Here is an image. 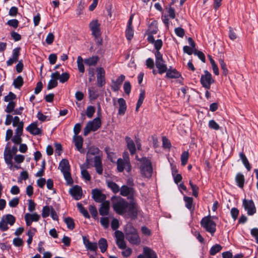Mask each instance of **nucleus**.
I'll use <instances>...</instances> for the list:
<instances>
[{
    "mask_svg": "<svg viewBox=\"0 0 258 258\" xmlns=\"http://www.w3.org/2000/svg\"><path fill=\"white\" fill-rule=\"evenodd\" d=\"M140 162V169L142 175L146 178H150L152 176L153 168L151 161L146 157H143L141 159L137 158Z\"/></svg>",
    "mask_w": 258,
    "mask_h": 258,
    "instance_id": "obj_1",
    "label": "nucleus"
},
{
    "mask_svg": "<svg viewBox=\"0 0 258 258\" xmlns=\"http://www.w3.org/2000/svg\"><path fill=\"white\" fill-rule=\"evenodd\" d=\"M214 218L216 217L208 215L203 218L200 222L201 226L212 236L216 230V224L213 221Z\"/></svg>",
    "mask_w": 258,
    "mask_h": 258,
    "instance_id": "obj_2",
    "label": "nucleus"
},
{
    "mask_svg": "<svg viewBox=\"0 0 258 258\" xmlns=\"http://www.w3.org/2000/svg\"><path fill=\"white\" fill-rule=\"evenodd\" d=\"M59 168L62 172L67 183L72 184L73 183V180L70 173V166L68 160L62 159L59 163Z\"/></svg>",
    "mask_w": 258,
    "mask_h": 258,
    "instance_id": "obj_3",
    "label": "nucleus"
},
{
    "mask_svg": "<svg viewBox=\"0 0 258 258\" xmlns=\"http://www.w3.org/2000/svg\"><path fill=\"white\" fill-rule=\"evenodd\" d=\"M101 125V121L99 117H96L89 121L84 129V135L86 136L90 132L97 131Z\"/></svg>",
    "mask_w": 258,
    "mask_h": 258,
    "instance_id": "obj_4",
    "label": "nucleus"
},
{
    "mask_svg": "<svg viewBox=\"0 0 258 258\" xmlns=\"http://www.w3.org/2000/svg\"><path fill=\"white\" fill-rule=\"evenodd\" d=\"M112 207L117 214L122 215L127 212L128 203L125 200L120 199L113 203Z\"/></svg>",
    "mask_w": 258,
    "mask_h": 258,
    "instance_id": "obj_5",
    "label": "nucleus"
},
{
    "mask_svg": "<svg viewBox=\"0 0 258 258\" xmlns=\"http://www.w3.org/2000/svg\"><path fill=\"white\" fill-rule=\"evenodd\" d=\"M155 55L156 66L158 70L159 73L162 74L167 71V66L163 59L162 54L159 51H156Z\"/></svg>",
    "mask_w": 258,
    "mask_h": 258,
    "instance_id": "obj_6",
    "label": "nucleus"
},
{
    "mask_svg": "<svg viewBox=\"0 0 258 258\" xmlns=\"http://www.w3.org/2000/svg\"><path fill=\"white\" fill-rule=\"evenodd\" d=\"M204 74L201 76L200 82L204 88L209 89L211 85L214 83V80L211 74L207 70L204 71Z\"/></svg>",
    "mask_w": 258,
    "mask_h": 258,
    "instance_id": "obj_7",
    "label": "nucleus"
},
{
    "mask_svg": "<svg viewBox=\"0 0 258 258\" xmlns=\"http://www.w3.org/2000/svg\"><path fill=\"white\" fill-rule=\"evenodd\" d=\"M117 168L119 172H122L125 169L127 172L132 170V165L130 161L123 160L121 158H119L117 160Z\"/></svg>",
    "mask_w": 258,
    "mask_h": 258,
    "instance_id": "obj_8",
    "label": "nucleus"
},
{
    "mask_svg": "<svg viewBox=\"0 0 258 258\" xmlns=\"http://www.w3.org/2000/svg\"><path fill=\"white\" fill-rule=\"evenodd\" d=\"M92 198L94 200L98 203H102L105 201L106 197L102 193L101 190L93 189L92 190Z\"/></svg>",
    "mask_w": 258,
    "mask_h": 258,
    "instance_id": "obj_9",
    "label": "nucleus"
},
{
    "mask_svg": "<svg viewBox=\"0 0 258 258\" xmlns=\"http://www.w3.org/2000/svg\"><path fill=\"white\" fill-rule=\"evenodd\" d=\"M243 205L249 215H252L256 212V208L252 200L248 201L244 199L243 200Z\"/></svg>",
    "mask_w": 258,
    "mask_h": 258,
    "instance_id": "obj_10",
    "label": "nucleus"
},
{
    "mask_svg": "<svg viewBox=\"0 0 258 258\" xmlns=\"http://www.w3.org/2000/svg\"><path fill=\"white\" fill-rule=\"evenodd\" d=\"M97 72V85L101 87L105 84V71L102 68H98Z\"/></svg>",
    "mask_w": 258,
    "mask_h": 258,
    "instance_id": "obj_11",
    "label": "nucleus"
},
{
    "mask_svg": "<svg viewBox=\"0 0 258 258\" xmlns=\"http://www.w3.org/2000/svg\"><path fill=\"white\" fill-rule=\"evenodd\" d=\"M100 24L97 20L92 21L89 24V27L92 31V35L96 38L100 35Z\"/></svg>",
    "mask_w": 258,
    "mask_h": 258,
    "instance_id": "obj_12",
    "label": "nucleus"
},
{
    "mask_svg": "<svg viewBox=\"0 0 258 258\" xmlns=\"http://www.w3.org/2000/svg\"><path fill=\"white\" fill-rule=\"evenodd\" d=\"M127 211L128 212L129 216L132 218L136 219L137 217L138 211L137 204L134 202H132L129 203Z\"/></svg>",
    "mask_w": 258,
    "mask_h": 258,
    "instance_id": "obj_13",
    "label": "nucleus"
},
{
    "mask_svg": "<svg viewBox=\"0 0 258 258\" xmlns=\"http://www.w3.org/2000/svg\"><path fill=\"white\" fill-rule=\"evenodd\" d=\"M59 77V73L58 72L53 73L51 75V79L48 83L47 88L50 90L56 87L57 85V80Z\"/></svg>",
    "mask_w": 258,
    "mask_h": 258,
    "instance_id": "obj_14",
    "label": "nucleus"
},
{
    "mask_svg": "<svg viewBox=\"0 0 258 258\" xmlns=\"http://www.w3.org/2000/svg\"><path fill=\"white\" fill-rule=\"evenodd\" d=\"M70 194L76 199V200H80L82 195V191L81 187L76 185L73 186L70 189Z\"/></svg>",
    "mask_w": 258,
    "mask_h": 258,
    "instance_id": "obj_15",
    "label": "nucleus"
},
{
    "mask_svg": "<svg viewBox=\"0 0 258 258\" xmlns=\"http://www.w3.org/2000/svg\"><path fill=\"white\" fill-rule=\"evenodd\" d=\"M110 209V202L105 201L101 203L100 208H99V214L101 216H106L108 214Z\"/></svg>",
    "mask_w": 258,
    "mask_h": 258,
    "instance_id": "obj_16",
    "label": "nucleus"
},
{
    "mask_svg": "<svg viewBox=\"0 0 258 258\" xmlns=\"http://www.w3.org/2000/svg\"><path fill=\"white\" fill-rule=\"evenodd\" d=\"M20 47H17L14 49L12 57L7 61L8 66H11L13 63L16 62L18 60L19 56L20 55Z\"/></svg>",
    "mask_w": 258,
    "mask_h": 258,
    "instance_id": "obj_17",
    "label": "nucleus"
},
{
    "mask_svg": "<svg viewBox=\"0 0 258 258\" xmlns=\"http://www.w3.org/2000/svg\"><path fill=\"white\" fill-rule=\"evenodd\" d=\"M130 243L134 245H139L141 242V238L138 232L125 237Z\"/></svg>",
    "mask_w": 258,
    "mask_h": 258,
    "instance_id": "obj_18",
    "label": "nucleus"
},
{
    "mask_svg": "<svg viewBox=\"0 0 258 258\" xmlns=\"http://www.w3.org/2000/svg\"><path fill=\"white\" fill-rule=\"evenodd\" d=\"M73 141L75 143L77 149L81 153H84V150L82 149L83 143V139L80 136H74L73 137Z\"/></svg>",
    "mask_w": 258,
    "mask_h": 258,
    "instance_id": "obj_19",
    "label": "nucleus"
},
{
    "mask_svg": "<svg viewBox=\"0 0 258 258\" xmlns=\"http://www.w3.org/2000/svg\"><path fill=\"white\" fill-rule=\"evenodd\" d=\"M27 130L34 135H40L41 131L37 127V123L33 122L27 127Z\"/></svg>",
    "mask_w": 258,
    "mask_h": 258,
    "instance_id": "obj_20",
    "label": "nucleus"
},
{
    "mask_svg": "<svg viewBox=\"0 0 258 258\" xmlns=\"http://www.w3.org/2000/svg\"><path fill=\"white\" fill-rule=\"evenodd\" d=\"M119 190L120 194L123 197L132 195L134 194V188L126 185H122Z\"/></svg>",
    "mask_w": 258,
    "mask_h": 258,
    "instance_id": "obj_21",
    "label": "nucleus"
},
{
    "mask_svg": "<svg viewBox=\"0 0 258 258\" xmlns=\"http://www.w3.org/2000/svg\"><path fill=\"white\" fill-rule=\"evenodd\" d=\"M125 139V141L127 144V148L129 150L131 154V155L135 154L136 152V149L135 144L133 140H132L128 137H126Z\"/></svg>",
    "mask_w": 258,
    "mask_h": 258,
    "instance_id": "obj_22",
    "label": "nucleus"
},
{
    "mask_svg": "<svg viewBox=\"0 0 258 258\" xmlns=\"http://www.w3.org/2000/svg\"><path fill=\"white\" fill-rule=\"evenodd\" d=\"M119 104L118 114L122 115L125 113L126 110V105L125 101L123 98H119L117 100Z\"/></svg>",
    "mask_w": 258,
    "mask_h": 258,
    "instance_id": "obj_23",
    "label": "nucleus"
},
{
    "mask_svg": "<svg viewBox=\"0 0 258 258\" xmlns=\"http://www.w3.org/2000/svg\"><path fill=\"white\" fill-rule=\"evenodd\" d=\"M143 254L145 258H157L155 251L148 247H144Z\"/></svg>",
    "mask_w": 258,
    "mask_h": 258,
    "instance_id": "obj_24",
    "label": "nucleus"
},
{
    "mask_svg": "<svg viewBox=\"0 0 258 258\" xmlns=\"http://www.w3.org/2000/svg\"><path fill=\"white\" fill-rule=\"evenodd\" d=\"M14 156L10 151L8 150H6L4 152V159L6 163L8 166H11V167L13 166V163L12 161L13 156Z\"/></svg>",
    "mask_w": 258,
    "mask_h": 258,
    "instance_id": "obj_25",
    "label": "nucleus"
},
{
    "mask_svg": "<svg viewBox=\"0 0 258 258\" xmlns=\"http://www.w3.org/2000/svg\"><path fill=\"white\" fill-rule=\"evenodd\" d=\"M145 91L144 89H141L140 94L139 95V98L138 101L137 106H136V111L137 112H138L139 111V108L141 106V105L144 101V100L145 99Z\"/></svg>",
    "mask_w": 258,
    "mask_h": 258,
    "instance_id": "obj_26",
    "label": "nucleus"
},
{
    "mask_svg": "<svg viewBox=\"0 0 258 258\" xmlns=\"http://www.w3.org/2000/svg\"><path fill=\"white\" fill-rule=\"evenodd\" d=\"M99 60V57L97 56H93L84 60V63L89 66H95Z\"/></svg>",
    "mask_w": 258,
    "mask_h": 258,
    "instance_id": "obj_27",
    "label": "nucleus"
},
{
    "mask_svg": "<svg viewBox=\"0 0 258 258\" xmlns=\"http://www.w3.org/2000/svg\"><path fill=\"white\" fill-rule=\"evenodd\" d=\"M235 181L237 184V185L239 187L243 188L244 186L245 179L244 176L242 174L240 173H238V174H237L235 177Z\"/></svg>",
    "mask_w": 258,
    "mask_h": 258,
    "instance_id": "obj_28",
    "label": "nucleus"
},
{
    "mask_svg": "<svg viewBox=\"0 0 258 258\" xmlns=\"http://www.w3.org/2000/svg\"><path fill=\"white\" fill-rule=\"evenodd\" d=\"M124 232L126 237L138 232L131 224H127L125 227Z\"/></svg>",
    "mask_w": 258,
    "mask_h": 258,
    "instance_id": "obj_29",
    "label": "nucleus"
},
{
    "mask_svg": "<svg viewBox=\"0 0 258 258\" xmlns=\"http://www.w3.org/2000/svg\"><path fill=\"white\" fill-rule=\"evenodd\" d=\"M158 31L157 22L153 21L150 25L148 33L151 34H156Z\"/></svg>",
    "mask_w": 258,
    "mask_h": 258,
    "instance_id": "obj_30",
    "label": "nucleus"
},
{
    "mask_svg": "<svg viewBox=\"0 0 258 258\" xmlns=\"http://www.w3.org/2000/svg\"><path fill=\"white\" fill-rule=\"evenodd\" d=\"M239 156H240L241 160H242L243 164H244V166L245 167V168L248 171H250L251 169V167H250L249 163L246 157L244 155V154L243 152H241L239 154Z\"/></svg>",
    "mask_w": 258,
    "mask_h": 258,
    "instance_id": "obj_31",
    "label": "nucleus"
},
{
    "mask_svg": "<svg viewBox=\"0 0 258 258\" xmlns=\"http://www.w3.org/2000/svg\"><path fill=\"white\" fill-rule=\"evenodd\" d=\"M98 245L102 252H104L107 248V240L103 238H101L98 241Z\"/></svg>",
    "mask_w": 258,
    "mask_h": 258,
    "instance_id": "obj_32",
    "label": "nucleus"
},
{
    "mask_svg": "<svg viewBox=\"0 0 258 258\" xmlns=\"http://www.w3.org/2000/svg\"><path fill=\"white\" fill-rule=\"evenodd\" d=\"M107 186L114 194L117 193L120 190L119 186L113 181L107 182Z\"/></svg>",
    "mask_w": 258,
    "mask_h": 258,
    "instance_id": "obj_33",
    "label": "nucleus"
},
{
    "mask_svg": "<svg viewBox=\"0 0 258 258\" xmlns=\"http://www.w3.org/2000/svg\"><path fill=\"white\" fill-rule=\"evenodd\" d=\"M3 217H4V220L6 221L7 223L11 226L13 225L16 221L15 217L11 214H7Z\"/></svg>",
    "mask_w": 258,
    "mask_h": 258,
    "instance_id": "obj_34",
    "label": "nucleus"
},
{
    "mask_svg": "<svg viewBox=\"0 0 258 258\" xmlns=\"http://www.w3.org/2000/svg\"><path fill=\"white\" fill-rule=\"evenodd\" d=\"M166 77L169 78H178L180 76V74L175 70H167Z\"/></svg>",
    "mask_w": 258,
    "mask_h": 258,
    "instance_id": "obj_35",
    "label": "nucleus"
},
{
    "mask_svg": "<svg viewBox=\"0 0 258 258\" xmlns=\"http://www.w3.org/2000/svg\"><path fill=\"white\" fill-rule=\"evenodd\" d=\"M23 79L21 76H19L13 82V85L16 88H20L23 84Z\"/></svg>",
    "mask_w": 258,
    "mask_h": 258,
    "instance_id": "obj_36",
    "label": "nucleus"
},
{
    "mask_svg": "<svg viewBox=\"0 0 258 258\" xmlns=\"http://www.w3.org/2000/svg\"><path fill=\"white\" fill-rule=\"evenodd\" d=\"M83 62H84V60H83V58L81 56H79L77 58V66L79 71L82 73L85 72Z\"/></svg>",
    "mask_w": 258,
    "mask_h": 258,
    "instance_id": "obj_37",
    "label": "nucleus"
},
{
    "mask_svg": "<svg viewBox=\"0 0 258 258\" xmlns=\"http://www.w3.org/2000/svg\"><path fill=\"white\" fill-rule=\"evenodd\" d=\"M222 248V247L220 244H216L211 247L210 250V253L212 255H214L220 251Z\"/></svg>",
    "mask_w": 258,
    "mask_h": 258,
    "instance_id": "obj_38",
    "label": "nucleus"
},
{
    "mask_svg": "<svg viewBox=\"0 0 258 258\" xmlns=\"http://www.w3.org/2000/svg\"><path fill=\"white\" fill-rule=\"evenodd\" d=\"M64 221L69 229L72 230L75 228V223L72 218L70 217H67L64 219Z\"/></svg>",
    "mask_w": 258,
    "mask_h": 258,
    "instance_id": "obj_39",
    "label": "nucleus"
},
{
    "mask_svg": "<svg viewBox=\"0 0 258 258\" xmlns=\"http://www.w3.org/2000/svg\"><path fill=\"white\" fill-rule=\"evenodd\" d=\"M27 218H29L32 222L33 221H38L40 219V215L36 213L29 214L27 213L25 215Z\"/></svg>",
    "mask_w": 258,
    "mask_h": 258,
    "instance_id": "obj_40",
    "label": "nucleus"
},
{
    "mask_svg": "<svg viewBox=\"0 0 258 258\" xmlns=\"http://www.w3.org/2000/svg\"><path fill=\"white\" fill-rule=\"evenodd\" d=\"M77 207L80 211V212L83 214V215L86 218H89L90 215L89 213H88L87 211L83 207L82 205L80 203L77 204Z\"/></svg>",
    "mask_w": 258,
    "mask_h": 258,
    "instance_id": "obj_41",
    "label": "nucleus"
},
{
    "mask_svg": "<svg viewBox=\"0 0 258 258\" xmlns=\"http://www.w3.org/2000/svg\"><path fill=\"white\" fill-rule=\"evenodd\" d=\"M189 157V154L187 151L183 152L181 155V164L184 166L186 164Z\"/></svg>",
    "mask_w": 258,
    "mask_h": 258,
    "instance_id": "obj_42",
    "label": "nucleus"
},
{
    "mask_svg": "<svg viewBox=\"0 0 258 258\" xmlns=\"http://www.w3.org/2000/svg\"><path fill=\"white\" fill-rule=\"evenodd\" d=\"M219 62L220 65V67L223 71V74L224 76H226L228 74V70L227 69L226 64L224 62V60L223 59H220L219 60Z\"/></svg>",
    "mask_w": 258,
    "mask_h": 258,
    "instance_id": "obj_43",
    "label": "nucleus"
},
{
    "mask_svg": "<svg viewBox=\"0 0 258 258\" xmlns=\"http://www.w3.org/2000/svg\"><path fill=\"white\" fill-rule=\"evenodd\" d=\"M184 200L185 202L186 207L190 210L192 208L193 199L191 197H184Z\"/></svg>",
    "mask_w": 258,
    "mask_h": 258,
    "instance_id": "obj_44",
    "label": "nucleus"
},
{
    "mask_svg": "<svg viewBox=\"0 0 258 258\" xmlns=\"http://www.w3.org/2000/svg\"><path fill=\"white\" fill-rule=\"evenodd\" d=\"M95 111V107L92 106H89L86 109V113L88 117L91 118L92 117Z\"/></svg>",
    "mask_w": 258,
    "mask_h": 258,
    "instance_id": "obj_45",
    "label": "nucleus"
},
{
    "mask_svg": "<svg viewBox=\"0 0 258 258\" xmlns=\"http://www.w3.org/2000/svg\"><path fill=\"white\" fill-rule=\"evenodd\" d=\"M70 78V75L68 73H62L61 75H59L58 79L60 83H63L66 82Z\"/></svg>",
    "mask_w": 258,
    "mask_h": 258,
    "instance_id": "obj_46",
    "label": "nucleus"
},
{
    "mask_svg": "<svg viewBox=\"0 0 258 258\" xmlns=\"http://www.w3.org/2000/svg\"><path fill=\"white\" fill-rule=\"evenodd\" d=\"M50 212H51V208L49 206H46L43 208L42 212V216L43 218L47 217L49 214Z\"/></svg>",
    "mask_w": 258,
    "mask_h": 258,
    "instance_id": "obj_47",
    "label": "nucleus"
},
{
    "mask_svg": "<svg viewBox=\"0 0 258 258\" xmlns=\"http://www.w3.org/2000/svg\"><path fill=\"white\" fill-rule=\"evenodd\" d=\"M8 224L4 220V217L2 218L1 221H0V229L2 231H7L9 229V227L8 226Z\"/></svg>",
    "mask_w": 258,
    "mask_h": 258,
    "instance_id": "obj_48",
    "label": "nucleus"
},
{
    "mask_svg": "<svg viewBox=\"0 0 258 258\" xmlns=\"http://www.w3.org/2000/svg\"><path fill=\"white\" fill-rule=\"evenodd\" d=\"M209 127L215 130H218L220 128L219 124L213 119L210 120L209 122Z\"/></svg>",
    "mask_w": 258,
    "mask_h": 258,
    "instance_id": "obj_49",
    "label": "nucleus"
},
{
    "mask_svg": "<svg viewBox=\"0 0 258 258\" xmlns=\"http://www.w3.org/2000/svg\"><path fill=\"white\" fill-rule=\"evenodd\" d=\"M16 96L13 93L10 92L9 94L6 96L4 98V100L6 102H13V100L16 99Z\"/></svg>",
    "mask_w": 258,
    "mask_h": 258,
    "instance_id": "obj_50",
    "label": "nucleus"
},
{
    "mask_svg": "<svg viewBox=\"0 0 258 258\" xmlns=\"http://www.w3.org/2000/svg\"><path fill=\"white\" fill-rule=\"evenodd\" d=\"M89 210L90 213L91 214L92 217L94 219H96L98 215V212L95 206L93 205H90L89 208Z\"/></svg>",
    "mask_w": 258,
    "mask_h": 258,
    "instance_id": "obj_51",
    "label": "nucleus"
},
{
    "mask_svg": "<svg viewBox=\"0 0 258 258\" xmlns=\"http://www.w3.org/2000/svg\"><path fill=\"white\" fill-rule=\"evenodd\" d=\"M189 184L192 190V195L195 197H197L199 193V187L196 185L194 184L191 181L189 182Z\"/></svg>",
    "mask_w": 258,
    "mask_h": 258,
    "instance_id": "obj_52",
    "label": "nucleus"
},
{
    "mask_svg": "<svg viewBox=\"0 0 258 258\" xmlns=\"http://www.w3.org/2000/svg\"><path fill=\"white\" fill-rule=\"evenodd\" d=\"M174 31H175L176 35L177 36L181 37V38H182L185 34V32H184V29L181 27L176 28L174 30Z\"/></svg>",
    "mask_w": 258,
    "mask_h": 258,
    "instance_id": "obj_53",
    "label": "nucleus"
},
{
    "mask_svg": "<svg viewBox=\"0 0 258 258\" xmlns=\"http://www.w3.org/2000/svg\"><path fill=\"white\" fill-rule=\"evenodd\" d=\"M15 107V103L14 102H9L7 106L6 109L5 110L6 112L7 113H11L13 111H14V108Z\"/></svg>",
    "mask_w": 258,
    "mask_h": 258,
    "instance_id": "obj_54",
    "label": "nucleus"
},
{
    "mask_svg": "<svg viewBox=\"0 0 258 258\" xmlns=\"http://www.w3.org/2000/svg\"><path fill=\"white\" fill-rule=\"evenodd\" d=\"M114 236L116 238V241L124 239V234L120 231L117 230L114 233Z\"/></svg>",
    "mask_w": 258,
    "mask_h": 258,
    "instance_id": "obj_55",
    "label": "nucleus"
},
{
    "mask_svg": "<svg viewBox=\"0 0 258 258\" xmlns=\"http://www.w3.org/2000/svg\"><path fill=\"white\" fill-rule=\"evenodd\" d=\"M134 36L133 27H127L126 30V37L128 40H131Z\"/></svg>",
    "mask_w": 258,
    "mask_h": 258,
    "instance_id": "obj_56",
    "label": "nucleus"
},
{
    "mask_svg": "<svg viewBox=\"0 0 258 258\" xmlns=\"http://www.w3.org/2000/svg\"><path fill=\"white\" fill-rule=\"evenodd\" d=\"M19 203V199L18 198H14L10 201L9 205L12 208L16 207Z\"/></svg>",
    "mask_w": 258,
    "mask_h": 258,
    "instance_id": "obj_57",
    "label": "nucleus"
},
{
    "mask_svg": "<svg viewBox=\"0 0 258 258\" xmlns=\"http://www.w3.org/2000/svg\"><path fill=\"white\" fill-rule=\"evenodd\" d=\"M99 152V150L98 148L94 146L91 147L88 151L87 155L89 154L96 155L98 154Z\"/></svg>",
    "mask_w": 258,
    "mask_h": 258,
    "instance_id": "obj_58",
    "label": "nucleus"
},
{
    "mask_svg": "<svg viewBox=\"0 0 258 258\" xmlns=\"http://www.w3.org/2000/svg\"><path fill=\"white\" fill-rule=\"evenodd\" d=\"M19 21L17 19H12L9 20L7 24L14 28H17L18 26Z\"/></svg>",
    "mask_w": 258,
    "mask_h": 258,
    "instance_id": "obj_59",
    "label": "nucleus"
},
{
    "mask_svg": "<svg viewBox=\"0 0 258 258\" xmlns=\"http://www.w3.org/2000/svg\"><path fill=\"white\" fill-rule=\"evenodd\" d=\"M123 89L124 92L126 94L128 95L130 93L131 90V85L129 82L126 81L124 83L123 85Z\"/></svg>",
    "mask_w": 258,
    "mask_h": 258,
    "instance_id": "obj_60",
    "label": "nucleus"
},
{
    "mask_svg": "<svg viewBox=\"0 0 258 258\" xmlns=\"http://www.w3.org/2000/svg\"><path fill=\"white\" fill-rule=\"evenodd\" d=\"M89 98L90 99L95 100L98 97V95L94 90V88L89 89Z\"/></svg>",
    "mask_w": 258,
    "mask_h": 258,
    "instance_id": "obj_61",
    "label": "nucleus"
},
{
    "mask_svg": "<svg viewBox=\"0 0 258 258\" xmlns=\"http://www.w3.org/2000/svg\"><path fill=\"white\" fill-rule=\"evenodd\" d=\"M82 168V167H81ZM81 174L82 177L87 181H89L91 179V177L88 172L84 169H82Z\"/></svg>",
    "mask_w": 258,
    "mask_h": 258,
    "instance_id": "obj_62",
    "label": "nucleus"
},
{
    "mask_svg": "<svg viewBox=\"0 0 258 258\" xmlns=\"http://www.w3.org/2000/svg\"><path fill=\"white\" fill-rule=\"evenodd\" d=\"M21 136V135L15 134L12 139L13 142L16 144H20L22 141Z\"/></svg>",
    "mask_w": 258,
    "mask_h": 258,
    "instance_id": "obj_63",
    "label": "nucleus"
},
{
    "mask_svg": "<svg viewBox=\"0 0 258 258\" xmlns=\"http://www.w3.org/2000/svg\"><path fill=\"white\" fill-rule=\"evenodd\" d=\"M88 249L95 251L97 249V244L96 242H90L86 247Z\"/></svg>",
    "mask_w": 258,
    "mask_h": 258,
    "instance_id": "obj_64",
    "label": "nucleus"
}]
</instances>
